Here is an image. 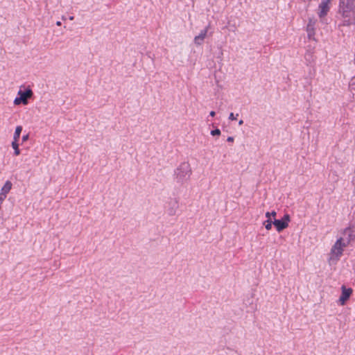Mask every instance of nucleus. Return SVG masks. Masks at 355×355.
<instances>
[{"label":"nucleus","mask_w":355,"mask_h":355,"mask_svg":"<svg viewBox=\"0 0 355 355\" xmlns=\"http://www.w3.org/2000/svg\"><path fill=\"white\" fill-rule=\"evenodd\" d=\"M338 15L341 20L339 27L355 24V0H339Z\"/></svg>","instance_id":"obj_1"},{"label":"nucleus","mask_w":355,"mask_h":355,"mask_svg":"<svg viewBox=\"0 0 355 355\" xmlns=\"http://www.w3.org/2000/svg\"><path fill=\"white\" fill-rule=\"evenodd\" d=\"M347 246V243H345L343 238H339L332 246L331 251L329 254V263L333 265L336 263L342 256L344 248Z\"/></svg>","instance_id":"obj_2"},{"label":"nucleus","mask_w":355,"mask_h":355,"mask_svg":"<svg viewBox=\"0 0 355 355\" xmlns=\"http://www.w3.org/2000/svg\"><path fill=\"white\" fill-rule=\"evenodd\" d=\"M191 175V165L189 162L181 163L175 171L176 178L179 182H187Z\"/></svg>","instance_id":"obj_3"},{"label":"nucleus","mask_w":355,"mask_h":355,"mask_svg":"<svg viewBox=\"0 0 355 355\" xmlns=\"http://www.w3.org/2000/svg\"><path fill=\"white\" fill-rule=\"evenodd\" d=\"M18 95L19 96V97H17L14 100V104L16 105H19L21 103L24 105H27L28 100L32 98L33 92L31 90V89L27 88L25 91H22L21 89H20L18 92Z\"/></svg>","instance_id":"obj_4"},{"label":"nucleus","mask_w":355,"mask_h":355,"mask_svg":"<svg viewBox=\"0 0 355 355\" xmlns=\"http://www.w3.org/2000/svg\"><path fill=\"white\" fill-rule=\"evenodd\" d=\"M331 0H321L318 6L317 14L320 19L326 17L330 10Z\"/></svg>","instance_id":"obj_5"},{"label":"nucleus","mask_w":355,"mask_h":355,"mask_svg":"<svg viewBox=\"0 0 355 355\" xmlns=\"http://www.w3.org/2000/svg\"><path fill=\"white\" fill-rule=\"evenodd\" d=\"M343 234V238L345 239V243H347L348 245L349 243L355 239V225H350L349 227L345 228Z\"/></svg>","instance_id":"obj_6"},{"label":"nucleus","mask_w":355,"mask_h":355,"mask_svg":"<svg viewBox=\"0 0 355 355\" xmlns=\"http://www.w3.org/2000/svg\"><path fill=\"white\" fill-rule=\"evenodd\" d=\"M341 290L342 294L340 296L339 302L341 305H344L350 297L352 293V289L350 288H347L345 286H342Z\"/></svg>","instance_id":"obj_7"},{"label":"nucleus","mask_w":355,"mask_h":355,"mask_svg":"<svg viewBox=\"0 0 355 355\" xmlns=\"http://www.w3.org/2000/svg\"><path fill=\"white\" fill-rule=\"evenodd\" d=\"M316 19H310L306 27L308 37L310 40H315Z\"/></svg>","instance_id":"obj_8"},{"label":"nucleus","mask_w":355,"mask_h":355,"mask_svg":"<svg viewBox=\"0 0 355 355\" xmlns=\"http://www.w3.org/2000/svg\"><path fill=\"white\" fill-rule=\"evenodd\" d=\"M12 184L10 181H6L3 187L1 188L0 196L6 199L7 194L10 192V191L12 189Z\"/></svg>","instance_id":"obj_9"},{"label":"nucleus","mask_w":355,"mask_h":355,"mask_svg":"<svg viewBox=\"0 0 355 355\" xmlns=\"http://www.w3.org/2000/svg\"><path fill=\"white\" fill-rule=\"evenodd\" d=\"M273 225L275 226L277 231L279 232L287 228L288 226V223H287L286 221H284L282 220H275L273 221Z\"/></svg>","instance_id":"obj_10"},{"label":"nucleus","mask_w":355,"mask_h":355,"mask_svg":"<svg viewBox=\"0 0 355 355\" xmlns=\"http://www.w3.org/2000/svg\"><path fill=\"white\" fill-rule=\"evenodd\" d=\"M207 30H208V27H207L205 29L202 30L198 35L195 37L194 42L196 44L200 45L202 43L203 40H205V38L207 36Z\"/></svg>","instance_id":"obj_11"},{"label":"nucleus","mask_w":355,"mask_h":355,"mask_svg":"<svg viewBox=\"0 0 355 355\" xmlns=\"http://www.w3.org/2000/svg\"><path fill=\"white\" fill-rule=\"evenodd\" d=\"M169 205L171 206V209L169 210V214L171 215L175 214L176 209L178 208V200L175 199L170 200Z\"/></svg>","instance_id":"obj_12"},{"label":"nucleus","mask_w":355,"mask_h":355,"mask_svg":"<svg viewBox=\"0 0 355 355\" xmlns=\"http://www.w3.org/2000/svg\"><path fill=\"white\" fill-rule=\"evenodd\" d=\"M21 130H22L21 126L19 125V126L16 127L15 131L14 133V136H13V141H18L19 138L20 137V134L21 132Z\"/></svg>","instance_id":"obj_13"},{"label":"nucleus","mask_w":355,"mask_h":355,"mask_svg":"<svg viewBox=\"0 0 355 355\" xmlns=\"http://www.w3.org/2000/svg\"><path fill=\"white\" fill-rule=\"evenodd\" d=\"M12 147L15 150V155H19L20 154V150L19 149V144L18 141H12Z\"/></svg>","instance_id":"obj_14"},{"label":"nucleus","mask_w":355,"mask_h":355,"mask_svg":"<svg viewBox=\"0 0 355 355\" xmlns=\"http://www.w3.org/2000/svg\"><path fill=\"white\" fill-rule=\"evenodd\" d=\"M272 224H273V221H272L271 219H269V218H268V220L263 223V225H265V228L267 230H271Z\"/></svg>","instance_id":"obj_15"},{"label":"nucleus","mask_w":355,"mask_h":355,"mask_svg":"<svg viewBox=\"0 0 355 355\" xmlns=\"http://www.w3.org/2000/svg\"><path fill=\"white\" fill-rule=\"evenodd\" d=\"M276 215H277V213H276V211H272V212H268H268H266V216L268 218H269V219H270V217H271V216H272V217H275V216H276Z\"/></svg>","instance_id":"obj_16"},{"label":"nucleus","mask_w":355,"mask_h":355,"mask_svg":"<svg viewBox=\"0 0 355 355\" xmlns=\"http://www.w3.org/2000/svg\"><path fill=\"white\" fill-rule=\"evenodd\" d=\"M211 135L213 136L215 135H220V130L219 129L214 130L211 132Z\"/></svg>","instance_id":"obj_17"},{"label":"nucleus","mask_w":355,"mask_h":355,"mask_svg":"<svg viewBox=\"0 0 355 355\" xmlns=\"http://www.w3.org/2000/svg\"><path fill=\"white\" fill-rule=\"evenodd\" d=\"M282 220L286 221L287 223L290 221V216L288 214H285L282 218Z\"/></svg>","instance_id":"obj_18"},{"label":"nucleus","mask_w":355,"mask_h":355,"mask_svg":"<svg viewBox=\"0 0 355 355\" xmlns=\"http://www.w3.org/2000/svg\"><path fill=\"white\" fill-rule=\"evenodd\" d=\"M229 119H230V120H234V119H236V118L234 117V114H233V113H230V116H229Z\"/></svg>","instance_id":"obj_19"},{"label":"nucleus","mask_w":355,"mask_h":355,"mask_svg":"<svg viewBox=\"0 0 355 355\" xmlns=\"http://www.w3.org/2000/svg\"><path fill=\"white\" fill-rule=\"evenodd\" d=\"M28 139V135H26L22 137L23 141H26Z\"/></svg>","instance_id":"obj_20"},{"label":"nucleus","mask_w":355,"mask_h":355,"mask_svg":"<svg viewBox=\"0 0 355 355\" xmlns=\"http://www.w3.org/2000/svg\"><path fill=\"white\" fill-rule=\"evenodd\" d=\"M227 140V141H234V138L232 137H229Z\"/></svg>","instance_id":"obj_21"},{"label":"nucleus","mask_w":355,"mask_h":355,"mask_svg":"<svg viewBox=\"0 0 355 355\" xmlns=\"http://www.w3.org/2000/svg\"><path fill=\"white\" fill-rule=\"evenodd\" d=\"M209 114H210L211 116H214L216 113H215L214 111H211V112H210Z\"/></svg>","instance_id":"obj_22"},{"label":"nucleus","mask_w":355,"mask_h":355,"mask_svg":"<svg viewBox=\"0 0 355 355\" xmlns=\"http://www.w3.org/2000/svg\"><path fill=\"white\" fill-rule=\"evenodd\" d=\"M243 123V120H240L239 122V125H242Z\"/></svg>","instance_id":"obj_23"},{"label":"nucleus","mask_w":355,"mask_h":355,"mask_svg":"<svg viewBox=\"0 0 355 355\" xmlns=\"http://www.w3.org/2000/svg\"><path fill=\"white\" fill-rule=\"evenodd\" d=\"M56 25H57V26H60V25H61V22H60V21H57V22H56Z\"/></svg>","instance_id":"obj_24"},{"label":"nucleus","mask_w":355,"mask_h":355,"mask_svg":"<svg viewBox=\"0 0 355 355\" xmlns=\"http://www.w3.org/2000/svg\"><path fill=\"white\" fill-rule=\"evenodd\" d=\"M69 19H70V20H73V16L70 17H69Z\"/></svg>","instance_id":"obj_25"}]
</instances>
